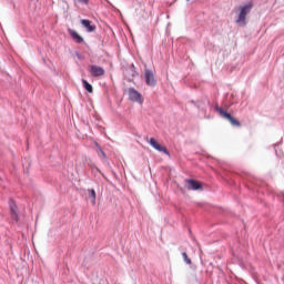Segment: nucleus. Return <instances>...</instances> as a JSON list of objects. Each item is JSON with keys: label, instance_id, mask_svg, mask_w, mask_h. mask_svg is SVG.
Segmentation results:
<instances>
[{"label": "nucleus", "instance_id": "nucleus-1", "mask_svg": "<svg viewBox=\"0 0 284 284\" xmlns=\"http://www.w3.org/2000/svg\"><path fill=\"white\" fill-rule=\"evenodd\" d=\"M252 8H254L253 2H247L246 4H243L239 8L237 18L235 20V23H237V26H243V27L247 26V22L245 21V19L250 14V12H252Z\"/></svg>", "mask_w": 284, "mask_h": 284}, {"label": "nucleus", "instance_id": "nucleus-2", "mask_svg": "<svg viewBox=\"0 0 284 284\" xmlns=\"http://www.w3.org/2000/svg\"><path fill=\"white\" fill-rule=\"evenodd\" d=\"M215 111L219 112V114L222 119H225V121H229L231 123V125H233L234 128H239L241 125V122H239V120L234 119L232 116V114L227 113V111H225L223 108L216 105Z\"/></svg>", "mask_w": 284, "mask_h": 284}, {"label": "nucleus", "instance_id": "nucleus-3", "mask_svg": "<svg viewBox=\"0 0 284 284\" xmlns=\"http://www.w3.org/2000/svg\"><path fill=\"white\" fill-rule=\"evenodd\" d=\"M144 81L149 88H156V78L154 77V71L150 69L144 70Z\"/></svg>", "mask_w": 284, "mask_h": 284}, {"label": "nucleus", "instance_id": "nucleus-4", "mask_svg": "<svg viewBox=\"0 0 284 284\" xmlns=\"http://www.w3.org/2000/svg\"><path fill=\"white\" fill-rule=\"evenodd\" d=\"M129 100L143 105V95L134 88L129 89Z\"/></svg>", "mask_w": 284, "mask_h": 284}, {"label": "nucleus", "instance_id": "nucleus-5", "mask_svg": "<svg viewBox=\"0 0 284 284\" xmlns=\"http://www.w3.org/2000/svg\"><path fill=\"white\" fill-rule=\"evenodd\" d=\"M9 207H10L11 219L17 223L19 221V207L17 206V203H14V200L9 201Z\"/></svg>", "mask_w": 284, "mask_h": 284}, {"label": "nucleus", "instance_id": "nucleus-6", "mask_svg": "<svg viewBox=\"0 0 284 284\" xmlns=\"http://www.w3.org/2000/svg\"><path fill=\"white\" fill-rule=\"evenodd\" d=\"M149 144L151 145V148H153L158 152H163V154H166V156H170V151H168L165 146H161V144H159V142H156L154 138L150 139Z\"/></svg>", "mask_w": 284, "mask_h": 284}, {"label": "nucleus", "instance_id": "nucleus-7", "mask_svg": "<svg viewBox=\"0 0 284 284\" xmlns=\"http://www.w3.org/2000/svg\"><path fill=\"white\" fill-rule=\"evenodd\" d=\"M89 72L92 77H103V74H105V70L103 68L94 64L90 67Z\"/></svg>", "mask_w": 284, "mask_h": 284}, {"label": "nucleus", "instance_id": "nucleus-8", "mask_svg": "<svg viewBox=\"0 0 284 284\" xmlns=\"http://www.w3.org/2000/svg\"><path fill=\"white\" fill-rule=\"evenodd\" d=\"M186 187H187V190H193V191L203 189L201 183H199L197 181H194V180H186Z\"/></svg>", "mask_w": 284, "mask_h": 284}, {"label": "nucleus", "instance_id": "nucleus-9", "mask_svg": "<svg viewBox=\"0 0 284 284\" xmlns=\"http://www.w3.org/2000/svg\"><path fill=\"white\" fill-rule=\"evenodd\" d=\"M81 24L85 28L87 32H94L97 30V26L92 24L90 20H81Z\"/></svg>", "mask_w": 284, "mask_h": 284}, {"label": "nucleus", "instance_id": "nucleus-10", "mask_svg": "<svg viewBox=\"0 0 284 284\" xmlns=\"http://www.w3.org/2000/svg\"><path fill=\"white\" fill-rule=\"evenodd\" d=\"M68 32L75 43H83V37H81L77 31L69 29Z\"/></svg>", "mask_w": 284, "mask_h": 284}, {"label": "nucleus", "instance_id": "nucleus-11", "mask_svg": "<svg viewBox=\"0 0 284 284\" xmlns=\"http://www.w3.org/2000/svg\"><path fill=\"white\" fill-rule=\"evenodd\" d=\"M88 193H89V196L91 197L92 205H97V192L94 191V189H89Z\"/></svg>", "mask_w": 284, "mask_h": 284}, {"label": "nucleus", "instance_id": "nucleus-12", "mask_svg": "<svg viewBox=\"0 0 284 284\" xmlns=\"http://www.w3.org/2000/svg\"><path fill=\"white\" fill-rule=\"evenodd\" d=\"M82 84H83L84 90H87V92L92 94V92H93L92 84H90L87 80H82Z\"/></svg>", "mask_w": 284, "mask_h": 284}, {"label": "nucleus", "instance_id": "nucleus-13", "mask_svg": "<svg viewBox=\"0 0 284 284\" xmlns=\"http://www.w3.org/2000/svg\"><path fill=\"white\" fill-rule=\"evenodd\" d=\"M182 258H183L184 263H186V265H192V260L187 256L186 252L182 253Z\"/></svg>", "mask_w": 284, "mask_h": 284}, {"label": "nucleus", "instance_id": "nucleus-14", "mask_svg": "<svg viewBox=\"0 0 284 284\" xmlns=\"http://www.w3.org/2000/svg\"><path fill=\"white\" fill-rule=\"evenodd\" d=\"M191 103H194L196 105V108H199V110H202V112H205V109L203 108V103L205 102H194V101H191Z\"/></svg>", "mask_w": 284, "mask_h": 284}, {"label": "nucleus", "instance_id": "nucleus-15", "mask_svg": "<svg viewBox=\"0 0 284 284\" xmlns=\"http://www.w3.org/2000/svg\"><path fill=\"white\" fill-rule=\"evenodd\" d=\"M98 151L100 152V156L102 159H105V152H103V149L102 148H98Z\"/></svg>", "mask_w": 284, "mask_h": 284}, {"label": "nucleus", "instance_id": "nucleus-16", "mask_svg": "<svg viewBox=\"0 0 284 284\" xmlns=\"http://www.w3.org/2000/svg\"><path fill=\"white\" fill-rule=\"evenodd\" d=\"M78 3H83L84 6H88V0H78Z\"/></svg>", "mask_w": 284, "mask_h": 284}, {"label": "nucleus", "instance_id": "nucleus-17", "mask_svg": "<svg viewBox=\"0 0 284 284\" xmlns=\"http://www.w3.org/2000/svg\"><path fill=\"white\" fill-rule=\"evenodd\" d=\"M206 103H207V105H210V101H207Z\"/></svg>", "mask_w": 284, "mask_h": 284}]
</instances>
